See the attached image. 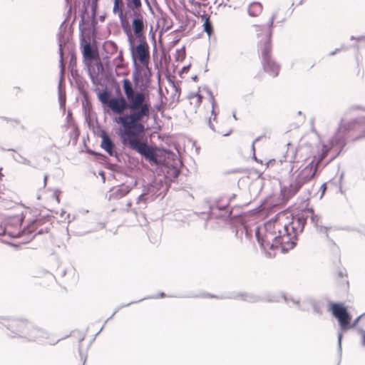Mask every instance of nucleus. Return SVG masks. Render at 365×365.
<instances>
[{"label":"nucleus","instance_id":"obj_1","mask_svg":"<svg viewBox=\"0 0 365 365\" xmlns=\"http://www.w3.org/2000/svg\"><path fill=\"white\" fill-rule=\"evenodd\" d=\"M125 98L110 97L107 91L100 92L98 100L115 116L113 120L120 127L117 134L122 143L145 156L153 164H158V150L142 143L138 135L145 130L142 123L150 115V102L149 95L145 91H135L132 83L127 78L122 81Z\"/></svg>","mask_w":365,"mask_h":365},{"label":"nucleus","instance_id":"obj_2","mask_svg":"<svg viewBox=\"0 0 365 365\" xmlns=\"http://www.w3.org/2000/svg\"><path fill=\"white\" fill-rule=\"evenodd\" d=\"M304 225V219L295 218L288 212H280L274 220L258 227L256 237L264 250L281 247L282 252H287L295 246L297 235Z\"/></svg>","mask_w":365,"mask_h":365},{"label":"nucleus","instance_id":"obj_3","mask_svg":"<svg viewBox=\"0 0 365 365\" xmlns=\"http://www.w3.org/2000/svg\"><path fill=\"white\" fill-rule=\"evenodd\" d=\"M331 311L334 317L338 320L339 326L342 330L349 329L360 322H365V314L359 316L351 324V317L349 314L347 309L341 304H332Z\"/></svg>","mask_w":365,"mask_h":365},{"label":"nucleus","instance_id":"obj_4","mask_svg":"<svg viewBox=\"0 0 365 365\" xmlns=\"http://www.w3.org/2000/svg\"><path fill=\"white\" fill-rule=\"evenodd\" d=\"M127 34L130 44V49L134 62L135 63L136 58H138L142 64L147 63L149 60V51L148 46L146 43H140L136 46V48H135L131 33L129 31Z\"/></svg>","mask_w":365,"mask_h":365},{"label":"nucleus","instance_id":"obj_5","mask_svg":"<svg viewBox=\"0 0 365 365\" xmlns=\"http://www.w3.org/2000/svg\"><path fill=\"white\" fill-rule=\"evenodd\" d=\"M317 164L312 161L308 165L301 168L295 178L296 187H300L304 183L310 180L315 175Z\"/></svg>","mask_w":365,"mask_h":365},{"label":"nucleus","instance_id":"obj_6","mask_svg":"<svg viewBox=\"0 0 365 365\" xmlns=\"http://www.w3.org/2000/svg\"><path fill=\"white\" fill-rule=\"evenodd\" d=\"M22 218L16 216L7 222L4 227H1L0 235H8L12 237H18L21 235L20 227Z\"/></svg>","mask_w":365,"mask_h":365},{"label":"nucleus","instance_id":"obj_7","mask_svg":"<svg viewBox=\"0 0 365 365\" xmlns=\"http://www.w3.org/2000/svg\"><path fill=\"white\" fill-rule=\"evenodd\" d=\"M349 128L346 127L345 125H344L343 123H341L339 128L337 129L336 133H335V135L334 137L333 138V139L331 140V143H330V145H325L324 143H325V140L324 139H322V142L323 143V155H324L328 150L330 148V146L331 145H334L335 144H338L339 143L340 140L342 139L345 132L348 130ZM324 155H322L320 158H319V160H321L322 158H323Z\"/></svg>","mask_w":365,"mask_h":365},{"label":"nucleus","instance_id":"obj_8","mask_svg":"<svg viewBox=\"0 0 365 365\" xmlns=\"http://www.w3.org/2000/svg\"><path fill=\"white\" fill-rule=\"evenodd\" d=\"M263 67L264 71L273 77L277 76L279 73V66L270 58H264Z\"/></svg>","mask_w":365,"mask_h":365},{"label":"nucleus","instance_id":"obj_9","mask_svg":"<svg viewBox=\"0 0 365 365\" xmlns=\"http://www.w3.org/2000/svg\"><path fill=\"white\" fill-rule=\"evenodd\" d=\"M101 147L103 148L110 155H113L114 153L113 144L112 143L110 138L106 135H102Z\"/></svg>","mask_w":365,"mask_h":365},{"label":"nucleus","instance_id":"obj_10","mask_svg":"<svg viewBox=\"0 0 365 365\" xmlns=\"http://www.w3.org/2000/svg\"><path fill=\"white\" fill-rule=\"evenodd\" d=\"M133 28L135 34L137 36H140L143 29H144V23L142 18H136L133 21Z\"/></svg>","mask_w":365,"mask_h":365},{"label":"nucleus","instance_id":"obj_11","mask_svg":"<svg viewBox=\"0 0 365 365\" xmlns=\"http://www.w3.org/2000/svg\"><path fill=\"white\" fill-rule=\"evenodd\" d=\"M262 5L258 2H254L249 6L248 14L251 16H257L262 12Z\"/></svg>","mask_w":365,"mask_h":365},{"label":"nucleus","instance_id":"obj_12","mask_svg":"<svg viewBox=\"0 0 365 365\" xmlns=\"http://www.w3.org/2000/svg\"><path fill=\"white\" fill-rule=\"evenodd\" d=\"M201 19L203 21L204 31L210 36L212 32V26L210 21L209 17L207 15H203L201 16Z\"/></svg>","mask_w":365,"mask_h":365},{"label":"nucleus","instance_id":"obj_13","mask_svg":"<svg viewBox=\"0 0 365 365\" xmlns=\"http://www.w3.org/2000/svg\"><path fill=\"white\" fill-rule=\"evenodd\" d=\"M190 104L192 105L195 108H197L200 106L202 102V97L198 93H191L189 96Z\"/></svg>","mask_w":365,"mask_h":365},{"label":"nucleus","instance_id":"obj_14","mask_svg":"<svg viewBox=\"0 0 365 365\" xmlns=\"http://www.w3.org/2000/svg\"><path fill=\"white\" fill-rule=\"evenodd\" d=\"M83 53L86 58L91 59L93 58V51L89 43L84 45Z\"/></svg>","mask_w":365,"mask_h":365},{"label":"nucleus","instance_id":"obj_15","mask_svg":"<svg viewBox=\"0 0 365 365\" xmlns=\"http://www.w3.org/2000/svg\"><path fill=\"white\" fill-rule=\"evenodd\" d=\"M211 104H212V115H213L214 120H215L217 113L215 112V107L217 106V103L215 102L213 97H211Z\"/></svg>","mask_w":365,"mask_h":365},{"label":"nucleus","instance_id":"obj_16","mask_svg":"<svg viewBox=\"0 0 365 365\" xmlns=\"http://www.w3.org/2000/svg\"><path fill=\"white\" fill-rule=\"evenodd\" d=\"M120 0H115L113 6V12L115 14L119 11V4Z\"/></svg>","mask_w":365,"mask_h":365},{"label":"nucleus","instance_id":"obj_17","mask_svg":"<svg viewBox=\"0 0 365 365\" xmlns=\"http://www.w3.org/2000/svg\"><path fill=\"white\" fill-rule=\"evenodd\" d=\"M282 298L284 299V300L286 302H287V303H288L289 301H292L294 304H298V302H297V301H296V300H294L292 297H289V298H288V297H286L285 295H282Z\"/></svg>","mask_w":365,"mask_h":365},{"label":"nucleus","instance_id":"obj_18","mask_svg":"<svg viewBox=\"0 0 365 365\" xmlns=\"http://www.w3.org/2000/svg\"><path fill=\"white\" fill-rule=\"evenodd\" d=\"M358 333L361 336V337L363 340V342H365V331H364L362 329H359Z\"/></svg>","mask_w":365,"mask_h":365},{"label":"nucleus","instance_id":"obj_19","mask_svg":"<svg viewBox=\"0 0 365 365\" xmlns=\"http://www.w3.org/2000/svg\"><path fill=\"white\" fill-rule=\"evenodd\" d=\"M135 6L138 7L140 6V0H131Z\"/></svg>","mask_w":365,"mask_h":365},{"label":"nucleus","instance_id":"obj_20","mask_svg":"<svg viewBox=\"0 0 365 365\" xmlns=\"http://www.w3.org/2000/svg\"><path fill=\"white\" fill-rule=\"evenodd\" d=\"M274 16H272L269 21V24H268V26L269 27H272V24H273V21H274Z\"/></svg>","mask_w":365,"mask_h":365},{"label":"nucleus","instance_id":"obj_21","mask_svg":"<svg viewBox=\"0 0 365 365\" xmlns=\"http://www.w3.org/2000/svg\"><path fill=\"white\" fill-rule=\"evenodd\" d=\"M321 189L322 190V195L324 193L325 190H326V185L325 184H323L321 187Z\"/></svg>","mask_w":365,"mask_h":365},{"label":"nucleus","instance_id":"obj_22","mask_svg":"<svg viewBox=\"0 0 365 365\" xmlns=\"http://www.w3.org/2000/svg\"><path fill=\"white\" fill-rule=\"evenodd\" d=\"M209 126H210V128L212 130H215V128H214V127H213L212 124L211 123V120H210V119L209 120Z\"/></svg>","mask_w":365,"mask_h":365},{"label":"nucleus","instance_id":"obj_23","mask_svg":"<svg viewBox=\"0 0 365 365\" xmlns=\"http://www.w3.org/2000/svg\"><path fill=\"white\" fill-rule=\"evenodd\" d=\"M312 220L313 222H315V221L317 220V216H312Z\"/></svg>","mask_w":365,"mask_h":365},{"label":"nucleus","instance_id":"obj_24","mask_svg":"<svg viewBox=\"0 0 365 365\" xmlns=\"http://www.w3.org/2000/svg\"><path fill=\"white\" fill-rule=\"evenodd\" d=\"M341 334H339V342L341 341Z\"/></svg>","mask_w":365,"mask_h":365},{"label":"nucleus","instance_id":"obj_25","mask_svg":"<svg viewBox=\"0 0 365 365\" xmlns=\"http://www.w3.org/2000/svg\"><path fill=\"white\" fill-rule=\"evenodd\" d=\"M229 134H230V133H224L223 135L226 136V135H228Z\"/></svg>","mask_w":365,"mask_h":365}]
</instances>
